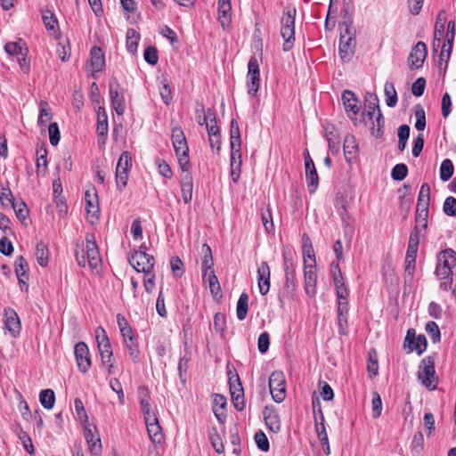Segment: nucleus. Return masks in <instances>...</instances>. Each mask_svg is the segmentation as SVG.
<instances>
[{
	"label": "nucleus",
	"instance_id": "f257e3e1",
	"mask_svg": "<svg viewBox=\"0 0 456 456\" xmlns=\"http://www.w3.org/2000/svg\"><path fill=\"white\" fill-rule=\"evenodd\" d=\"M75 256L78 265L85 267L86 265L92 270L97 269L102 264L99 248L95 241L94 234L86 233V247L84 241H76Z\"/></svg>",
	"mask_w": 456,
	"mask_h": 456
},
{
	"label": "nucleus",
	"instance_id": "f03ea898",
	"mask_svg": "<svg viewBox=\"0 0 456 456\" xmlns=\"http://www.w3.org/2000/svg\"><path fill=\"white\" fill-rule=\"evenodd\" d=\"M172 142L182 172H187L190 167L189 147L184 133L180 126L173 128Z\"/></svg>",
	"mask_w": 456,
	"mask_h": 456
},
{
	"label": "nucleus",
	"instance_id": "7ed1b4c3",
	"mask_svg": "<svg viewBox=\"0 0 456 456\" xmlns=\"http://www.w3.org/2000/svg\"><path fill=\"white\" fill-rule=\"evenodd\" d=\"M304 255L305 292L309 297H314L316 294L317 274L315 272V258L312 247L307 250L304 248Z\"/></svg>",
	"mask_w": 456,
	"mask_h": 456
},
{
	"label": "nucleus",
	"instance_id": "20e7f679",
	"mask_svg": "<svg viewBox=\"0 0 456 456\" xmlns=\"http://www.w3.org/2000/svg\"><path fill=\"white\" fill-rule=\"evenodd\" d=\"M295 8H287L284 10L281 19V35L284 39L283 50L289 51L295 42Z\"/></svg>",
	"mask_w": 456,
	"mask_h": 456
},
{
	"label": "nucleus",
	"instance_id": "39448f33",
	"mask_svg": "<svg viewBox=\"0 0 456 456\" xmlns=\"http://www.w3.org/2000/svg\"><path fill=\"white\" fill-rule=\"evenodd\" d=\"M418 379L421 384L430 390L436 388L438 377L435 370V360L431 356L424 357L419 366Z\"/></svg>",
	"mask_w": 456,
	"mask_h": 456
},
{
	"label": "nucleus",
	"instance_id": "423d86ee",
	"mask_svg": "<svg viewBox=\"0 0 456 456\" xmlns=\"http://www.w3.org/2000/svg\"><path fill=\"white\" fill-rule=\"evenodd\" d=\"M95 340L97 343V347L101 355L102 365L105 366L108 371L111 372L112 368V348L110 342L107 337L105 330L99 326L95 330Z\"/></svg>",
	"mask_w": 456,
	"mask_h": 456
},
{
	"label": "nucleus",
	"instance_id": "0eeeda50",
	"mask_svg": "<svg viewBox=\"0 0 456 456\" xmlns=\"http://www.w3.org/2000/svg\"><path fill=\"white\" fill-rule=\"evenodd\" d=\"M356 45L355 34L348 25L341 29L339 37L338 54L343 61H349L354 54Z\"/></svg>",
	"mask_w": 456,
	"mask_h": 456
},
{
	"label": "nucleus",
	"instance_id": "6e6552de",
	"mask_svg": "<svg viewBox=\"0 0 456 456\" xmlns=\"http://www.w3.org/2000/svg\"><path fill=\"white\" fill-rule=\"evenodd\" d=\"M129 264L137 273H144L145 275H150L153 272L155 260L152 256L145 251L138 250L129 257Z\"/></svg>",
	"mask_w": 456,
	"mask_h": 456
},
{
	"label": "nucleus",
	"instance_id": "1a4fd4ad",
	"mask_svg": "<svg viewBox=\"0 0 456 456\" xmlns=\"http://www.w3.org/2000/svg\"><path fill=\"white\" fill-rule=\"evenodd\" d=\"M132 167V158L128 151H123L118 160L116 167V183L119 191H122L127 183L128 173Z\"/></svg>",
	"mask_w": 456,
	"mask_h": 456
},
{
	"label": "nucleus",
	"instance_id": "9d476101",
	"mask_svg": "<svg viewBox=\"0 0 456 456\" xmlns=\"http://www.w3.org/2000/svg\"><path fill=\"white\" fill-rule=\"evenodd\" d=\"M111 106L118 116H122L126 110V102L123 89L116 78H112L109 84Z\"/></svg>",
	"mask_w": 456,
	"mask_h": 456
},
{
	"label": "nucleus",
	"instance_id": "9b49d317",
	"mask_svg": "<svg viewBox=\"0 0 456 456\" xmlns=\"http://www.w3.org/2000/svg\"><path fill=\"white\" fill-rule=\"evenodd\" d=\"M269 389L273 399L281 403L286 396L285 378L281 371H273L269 378Z\"/></svg>",
	"mask_w": 456,
	"mask_h": 456
},
{
	"label": "nucleus",
	"instance_id": "f8f14e48",
	"mask_svg": "<svg viewBox=\"0 0 456 456\" xmlns=\"http://www.w3.org/2000/svg\"><path fill=\"white\" fill-rule=\"evenodd\" d=\"M260 86V69L258 61L256 57H251L248 63L247 87L248 94L255 96Z\"/></svg>",
	"mask_w": 456,
	"mask_h": 456
},
{
	"label": "nucleus",
	"instance_id": "ddd939ff",
	"mask_svg": "<svg viewBox=\"0 0 456 456\" xmlns=\"http://www.w3.org/2000/svg\"><path fill=\"white\" fill-rule=\"evenodd\" d=\"M428 50L427 45L424 42H418L411 49L408 59L407 63L409 68L413 69H418L423 66V63L427 58Z\"/></svg>",
	"mask_w": 456,
	"mask_h": 456
},
{
	"label": "nucleus",
	"instance_id": "4468645a",
	"mask_svg": "<svg viewBox=\"0 0 456 456\" xmlns=\"http://www.w3.org/2000/svg\"><path fill=\"white\" fill-rule=\"evenodd\" d=\"M403 346H408L409 352L415 350L416 353L420 355L427 348V339L424 335L420 334L416 336L415 330L409 329L404 338Z\"/></svg>",
	"mask_w": 456,
	"mask_h": 456
},
{
	"label": "nucleus",
	"instance_id": "2eb2a0df",
	"mask_svg": "<svg viewBox=\"0 0 456 456\" xmlns=\"http://www.w3.org/2000/svg\"><path fill=\"white\" fill-rule=\"evenodd\" d=\"M74 354L79 370L86 373L92 364L87 345L84 342L77 343L74 348Z\"/></svg>",
	"mask_w": 456,
	"mask_h": 456
},
{
	"label": "nucleus",
	"instance_id": "dca6fc26",
	"mask_svg": "<svg viewBox=\"0 0 456 456\" xmlns=\"http://www.w3.org/2000/svg\"><path fill=\"white\" fill-rule=\"evenodd\" d=\"M342 102L347 117L352 120H356V116L360 111L359 100L354 92L345 90L342 94Z\"/></svg>",
	"mask_w": 456,
	"mask_h": 456
},
{
	"label": "nucleus",
	"instance_id": "f3484780",
	"mask_svg": "<svg viewBox=\"0 0 456 456\" xmlns=\"http://www.w3.org/2000/svg\"><path fill=\"white\" fill-rule=\"evenodd\" d=\"M4 322L6 330L12 337L20 334L21 325L17 313L11 307H7L4 311Z\"/></svg>",
	"mask_w": 456,
	"mask_h": 456
},
{
	"label": "nucleus",
	"instance_id": "a211bd4d",
	"mask_svg": "<svg viewBox=\"0 0 456 456\" xmlns=\"http://www.w3.org/2000/svg\"><path fill=\"white\" fill-rule=\"evenodd\" d=\"M271 271L267 262H262L257 268L259 292L266 295L270 289Z\"/></svg>",
	"mask_w": 456,
	"mask_h": 456
},
{
	"label": "nucleus",
	"instance_id": "6ab92c4d",
	"mask_svg": "<svg viewBox=\"0 0 456 456\" xmlns=\"http://www.w3.org/2000/svg\"><path fill=\"white\" fill-rule=\"evenodd\" d=\"M284 271L286 276V286L288 289L292 291L296 290L297 288V276H296V268L291 256L284 254Z\"/></svg>",
	"mask_w": 456,
	"mask_h": 456
},
{
	"label": "nucleus",
	"instance_id": "aec40b11",
	"mask_svg": "<svg viewBox=\"0 0 456 456\" xmlns=\"http://www.w3.org/2000/svg\"><path fill=\"white\" fill-rule=\"evenodd\" d=\"M183 174L181 175L180 179V186L182 198L185 204H189L192 199V190H193V181L192 175L189 173V169L187 172H183Z\"/></svg>",
	"mask_w": 456,
	"mask_h": 456
},
{
	"label": "nucleus",
	"instance_id": "412c9836",
	"mask_svg": "<svg viewBox=\"0 0 456 456\" xmlns=\"http://www.w3.org/2000/svg\"><path fill=\"white\" fill-rule=\"evenodd\" d=\"M86 209L87 215L92 217L98 218L99 216V202L98 196L94 188L92 191L87 190L85 193Z\"/></svg>",
	"mask_w": 456,
	"mask_h": 456
},
{
	"label": "nucleus",
	"instance_id": "4be33fe9",
	"mask_svg": "<svg viewBox=\"0 0 456 456\" xmlns=\"http://www.w3.org/2000/svg\"><path fill=\"white\" fill-rule=\"evenodd\" d=\"M306 183L309 193H314L319 184L318 174L313 162L305 163Z\"/></svg>",
	"mask_w": 456,
	"mask_h": 456
},
{
	"label": "nucleus",
	"instance_id": "5701e85b",
	"mask_svg": "<svg viewBox=\"0 0 456 456\" xmlns=\"http://www.w3.org/2000/svg\"><path fill=\"white\" fill-rule=\"evenodd\" d=\"M264 419L266 426L272 432L278 433L281 430V419L275 409L265 407Z\"/></svg>",
	"mask_w": 456,
	"mask_h": 456
},
{
	"label": "nucleus",
	"instance_id": "b1692460",
	"mask_svg": "<svg viewBox=\"0 0 456 456\" xmlns=\"http://www.w3.org/2000/svg\"><path fill=\"white\" fill-rule=\"evenodd\" d=\"M109 131L108 116L103 107H99L97 111V126L96 132L99 137L102 138V143H105V140Z\"/></svg>",
	"mask_w": 456,
	"mask_h": 456
},
{
	"label": "nucleus",
	"instance_id": "393cba45",
	"mask_svg": "<svg viewBox=\"0 0 456 456\" xmlns=\"http://www.w3.org/2000/svg\"><path fill=\"white\" fill-rule=\"evenodd\" d=\"M227 405L226 398L219 394H216L213 399V412L220 423H224L226 419L225 407Z\"/></svg>",
	"mask_w": 456,
	"mask_h": 456
},
{
	"label": "nucleus",
	"instance_id": "a878e982",
	"mask_svg": "<svg viewBox=\"0 0 456 456\" xmlns=\"http://www.w3.org/2000/svg\"><path fill=\"white\" fill-rule=\"evenodd\" d=\"M84 435L91 452L94 455H100L102 444L99 435L90 428L85 429Z\"/></svg>",
	"mask_w": 456,
	"mask_h": 456
},
{
	"label": "nucleus",
	"instance_id": "bb28decb",
	"mask_svg": "<svg viewBox=\"0 0 456 456\" xmlns=\"http://www.w3.org/2000/svg\"><path fill=\"white\" fill-rule=\"evenodd\" d=\"M202 279L204 283L208 285L214 297H222L221 286L214 271L202 273Z\"/></svg>",
	"mask_w": 456,
	"mask_h": 456
},
{
	"label": "nucleus",
	"instance_id": "cd10ccee",
	"mask_svg": "<svg viewBox=\"0 0 456 456\" xmlns=\"http://www.w3.org/2000/svg\"><path fill=\"white\" fill-rule=\"evenodd\" d=\"M230 147L233 152H239L241 150V139L240 126L236 119L231 120L230 126Z\"/></svg>",
	"mask_w": 456,
	"mask_h": 456
},
{
	"label": "nucleus",
	"instance_id": "c85d7f7f",
	"mask_svg": "<svg viewBox=\"0 0 456 456\" xmlns=\"http://www.w3.org/2000/svg\"><path fill=\"white\" fill-rule=\"evenodd\" d=\"M437 265L452 270L456 265V252L452 248L442 250L437 256Z\"/></svg>",
	"mask_w": 456,
	"mask_h": 456
},
{
	"label": "nucleus",
	"instance_id": "c756f323",
	"mask_svg": "<svg viewBox=\"0 0 456 456\" xmlns=\"http://www.w3.org/2000/svg\"><path fill=\"white\" fill-rule=\"evenodd\" d=\"M344 155L346 162L350 163L356 157L358 146L353 134H347L344 139Z\"/></svg>",
	"mask_w": 456,
	"mask_h": 456
},
{
	"label": "nucleus",
	"instance_id": "7c9ffc66",
	"mask_svg": "<svg viewBox=\"0 0 456 456\" xmlns=\"http://www.w3.org/2000/svg\"><path fill=\"white\" fill-rule=\"evenodd\" d=\"M90 63L94 72L102 71L105 66L104 54L100 47L94 46L90 53Z\"/></svg>",
	"mask_w": 456,
	"mask_h": 456
},
{
	"label": "nucleus",
	"instance_id": "2f4dec72",
	"mask_svg": "<svg viewBox=\"0 0 456 456\" xmlns=\"http://www.w3.org/2000/svg\"><path fill=\"white\" fill-rule=\"evenodd\" d=\"M235 381L237 382V391H230L231 392V397L234 405V408L241 411L245 408V402H244V391L243 387L241 386L239 375L237 373L234 374Z\"/></svg>",
	"mask_w": 456,
	"mask_h": 456
},
{
	"label": "nucleus",
	"instance_id": "473e14b6",
	"mask_svg": "<svg viewBox=\"0 0 456 456\" xmlns=\"http://www.w3.org/2000/svg\"><path fill=\"white\" fill-rule=\"evenodd\" d=\"M36 154L37 174L45 175L47 170V149L45 142L37 146Z\"/></svg>",
	"mask_w": 456,
	"mask_h": 456
},
{
	"label": "nucleus",
	"instance_id": "72a5a7b5",
	"mask_svg": "<svg viewBox=\"0 0 456 456\" xmlns=\"http://www.w3.org/2000/svg\"><path fill=\"white\" fill-rule=\"evenodd\" d=\"M430 187L424 183L419 190L416 210L419 212L428 211L429 207Z\"/></svg>",
	"mask_w": 456,
	"mask_h": 456
},
{
	"label": "nucleus",
	"instance_id": "f704fd0d",
	"mask_svg": "<svg viewBox=\"0 0 456 456\" xmlns=\"http://www.w3.org/2000/svg\"><path fill=\"white\" fill-rule=\"evenodd\" d=\"M455 28H456L455 21L452 20H449V22L447 24V32L445 35V42L444 44V45H446V48H447L445 68L447 67V64H448V61H449V59L451 56L452 49V45H453V41H454V37H455Z\"/></svg>",
	"mask_w": 456,
	"mask_h": 456
},
{
	"label": "nucleus",
	"instance_id": "c9c22d12",
	"mask_svg": "<svg viewBox=\"0 0 456 456\" xmlns=\"http://www.w3.org/2000/svg\"><path fill=\"white\" fill-rule=\"evenodd\" d=\"M230 159L231 175L232 177V181L236 183L240 178V174L241 151L239 152H233L232 150H231Z\"/></svg>",
	"mask_w": 456,
	"mask_h": 456
},
{
	"label": "nucleus",
	"instance_id": "e433bc0d",
	"mask_svg": "<svg viewBox=\"0 0 456 456\" xmlns=\"http://www.w3.org/2000/svg\"><path fill=\"white\" fill-rule=\"evenodd\" d=\"M202 253V273L214 271V259L211 248L208 244H203L201 248Z\"/></svg>",
	"mask_w": 456,
	"mask_h": 456
},
{
	"label": "nucleus",
	"instance_id": "4c0bfd02",
	"mask_svg": "<svg viewBox=\"0 0 456 456\" xmlns=\"http://www.w3.org/2000/svg\"><path fill=\"white\" fill-rule=\"evenodd\" d=\"M248 310V295L245 292L241 293L236 307V315L240 321H243L247 317Z\"/></svg>",
	"mask_w": 456,
	"mask_h": 456
},
{
	"label": "nucleus",
	"instance_id": "58836bf2",
	"mask_svg": "<svg viewBox=\"0 0 456 456\" xmlns=\"http://www.w3.org/2000/svg\"><path fill=\"white\" fill-rule=\"evenodd\" d=\"M147 431L151 441L154 444L159 445L162 444L164 436L159 423L150 424L147 428Z\"/></svg>",
	"mask_w": 456,
	"mask_h": 456
},
{
	"label": "nucleus",
	"instance_id": "ea45409f",
	"mask_svg": "<svg viewBox=\"0 0 456 456\" xmlns=\"http://www.w3.org/2000/svg\"><path fill=\"white\" fill-rule=\"evenodd\" d=\"M49 251L45 243L39 241L36 246V256L38 265L42 267H45L48 265Z\"/></svg>",
	"mask_w": 456,
	"mask_h": 456
},
{
	"label": "nucleus",
	"instance_id": "a19ab883",
	"mask_svg": "<svg viewBox=\"0 0 456 456\" xmlns=\"http://www.w3.org/2000/svg\"><path fill=\"white\" fill-rule=\"evenodd\" d=\"M0 202L4 208H8L13 205L15 199L12 191L9 188V183L6 182L5 185H1L0 188Z\"/></svg>",
	"mask_w": 456,
	"mask_h": 456
},
{
	"label": "nucleus",
	"instance_id": "79ce46f5",
	"mask_svg": "<svg viewBox=\"0 0 456 456\" xmlns=\"http://www.w3.org/2000/svg\"><path fill=\"white\" fill-rule=\"evenodd\" d=\"M386 95V103L388 107L393 108L397 104V93L392 82L387 81L384 86Z\"/></svg>",
	"mask_w": 456,
	"mask_h": 456
},
{
	"label": "nucleus",
	"instance_id": "37998d69",
	"mask_svg": "<svg viewBox=\"0 0 456 456\" xmlns=\"http://www.w3.org/2000/svg\"><path fill=\"white\" fill-rule=\"evenodd\" d=\"M52 119V111L48 103L45 101H41L39 103V117L38 126L41 127L45 126L48 121Z\"/></svg>",
	"mask_w": 456,
	"mask_h": 456
},
{
	"label": "nucleus",
	"instance_id": "c03bdc74",
	"mask_svg": "<svg viewBox=\"0 0 456 456\" xmlns=\"http://www.w3.org/2000/svg\"><path fill=\"white\" fill-rule=\"evenodd\" d=\"M140 35L134 28H128L126 31V48L131 53L137 51Z\"/></svg>",
	"mask_w": 456,
	"mask_h": 456
},
{
	"label": "nucleus",
	"instance_id": "a18cd8bd",
	"mask_svg": "<svg viewBox=\"0 0 456 456\" xmlns=\"http://www.w3.org/2000/svg\"><path fill=\"white\" fill-rule=\"evenodd\" d=\"M379 99L376 95L370 94L369 99H366V115L370 120H373L376 114L379 112Z\"/></svg>",
	"mask_w": 456,
	"mask_h": 456
},
{
	"label": "nucleus",
	"instance_id": "49530a36",
	"mask_svg": "<svg viewBox=\"0 0 456 456\" xmlns=\"http://www.w3.org/2000/svg\"><path fill=\"white\" fill-rule=\"evenodd\" d=\"M39 401L44 408L52 409L55 402L54 392L52 389L42 390L39 395Z\"/></svg>",
	"mask_w": 456,
	"mask_h": 456
},
{
	"label": "nucleus",
	"instance_id": "de8ad7c7",
	"mask_svg": "<svg viewBox=\"0 0 456 456\" xmlns=\"http://www.w3.org/2000/svg\"><path fill=\"white\" fill-rule=\"evenodd\" d=\"M138 397L142 411L151 410L150 404V391L145 386H141L138 388Z\"/></svg>",
	"mask_w": 456,
	"mask_h": 456
},
{
	"label": "nucleus",
	"instance_id": "09e8293b",
	"mask_svg": "<svg viewBox=\"0 0 456 456\" xmlns=\"http://www.w3.org/2000/svg\"><path fill=\"white\" fill-rule=\"evenodd\" d=\"M454 167L451 159L443 160L440 166V179L444 182L448 181L453 175Z\"/></svg>",
	"mask_w": 456,
	"mask_h": 456
},
{
	"label": "nucleus",
	"instance_id": "8fccbe9b",
	"mask_svg": "<svg viewBox=\"0 0 456 456\" xmlns=\"http://www.w3.org/2000/svg\"><path fill=\"white\" fill-rule=\"evenodd\" d=\"M374 118H376V124L373 120H370L372 123V126L370 127L371 134L375 137L379 138L383 134L382 129H383L384 124H385V120H384V118H383V115H382L380 110H379V112L377 113V115Z\"/></svg>",
	"mask_w": 456,
	"mask_h": 456
},
{
	"label": "nucleus",
	"instance_id": "3c124183",
	"mask_svg": "<svg viewBox=\"0 0 456 456\" xmlns=\"http://www.w3.org/2000/svg\"><path fill=\"white\" fill-rule=\"evenodd\" d=\"M332 129H334V128L332 127ZM326 138H327V141H328L330 151L333 154H337L338 152V151H339L340 141H339V138H338L336 131H333V130L328 131V130H326Z\"/></svg>",
	"mask_w": 456,
	"mask_h": 456
},
{
	"label": "nucleus",
	"instance_id": "603ef678",
	"mask_svg": "<svg viewBox=\"0 0 456 456\" xmlns=\"http://www.w3.org/2000/svg\"><path fill=\"white\" fill-rule=\"evenodd\" d=\"M24 45L25 43L21 40L19 42H8L4 45V50L10 55H25V53H23Z\"/></svg>",
	"mask_w": 456,
	"mask_h": 456
},
{
	"label": "nucleus",
	"instance_id": "864d4df0",
	"mask_svg": "<svg viewBox=\"0 0 456 456\" xmlns=\"http://www.w3.org/2000/svg\"><path fill=\"white\" fill-rule=\"evenodd\" d=\"M337 297L345 298V297H348V289L345 284L343 275L339 277L332 278Z\"/></svg>",
	"mask_w": 456,
	"mask_h": 456
},
{
	"label": "nucleus",
	"instance_id": "5fc2aeb1",
	"mask_svg": "<svg viewBox=\"0 0 456 456\" xmlns=\"http://www.w3.org/2000/svg\"><path fill=\"white\" fill-rule=\"evenodd\" d=\"M42 20L47 30H54L58 25L55 15L50 10L43 12Z\"/></svg>",
	"mask_w": 456,
	"mask_h": 456
},
{
	"label": "nucleus",
	"instance_id": "6e6d98bb",
	"mask_svg": "<svg viewBox=\"0 0 456 456\" xmlns=\"http://www.w3.org/2000/svg\"><path fill=\"white\" fill-rule=\"evenodd\" d=\"M126 349L128 350L129 355L133 359L134 362H137L139 359V349L136 338L134 337L131 338V340L127 338V341H123Z\"/></svg>",
	"mask_w": 456,
	"mask_h": 456
},
{
	"label": "nucleus",
	"instance_id": "4d7b16f0",
	"mask_svg": "<svg viewBox=\"0 0 456 456\" xmlns=\"http://www.w3.org/2000/svg\"><path fill=\"white\" fill-rule=\"evenodd\" d=\"M408 174V167L405 164H396L391 172V177L395 181H403Z\"/></svg>",
	"mask_w": 456,
	"mask_h": 456
},
{
	"label": "nucleus",
	"instance_id": "13d9d810",
	"mask_svg": "<svg viewBox=\"0 0 456 456\" xmlns=\"http://www.w3.org/2000/svg\"><path fill=\"white\" fill-rule=\"evenodd\" d=\"M371 406L372 417L374 419L379 418L382 412V401L379 394L376 391L372 393Z\"/></svg>",
	"mask_w": 456,
	"mask_h": 456
},
{
	"label": "nucleus",
	"instance_id": "bf43d9fd",
	"mask_svg": "<svg viewBox=\"0 0 456 456\" xmlns=\"http://www.w3.org/2000/svg\"><path fill=\"white\" fill-rule=\"evenodd\" d=\"M231 5L218 6L219 19L223 28L231 23Z\"/></svg>",
	"mask_w": 456,
	"mask_h": 456
},
{
	"label": "nucleus",
	"instance_id": "052dcab7",
	"mask_svg": "<svg viewBox=\"0 0 456 456\" xmlns=\"http://www.w3.org/2000/svg\"><path fill=\"white\" fill-rule=\"evenodd\" d=\"M257 447L263 452H268L270 448L269 441L263 431H257L254 436Z\"/></svg>",
	"mask_w": 456,
	"mask_h": 456
},
{
	"label": "nucleus",
	"instance_id": "680f3d73",
	"mask_svg": "<svg viewBox=\"0 0 456 456\" xmlns=\"http://www.w3.org/2000/svg\"><path fill=\"white\" fill-rule=\"evenodd\" d=\"M18 436L20 439L23 447L27 451V452L30 455H33L35 452L34 445L28 434L23 430H20L18 434Z\"/></svg>",
	"mask_w": 456,
	"mask_h": 456
},
{
	"label": "nucleus",
	"instance_id": "e2e57ef3",
	"mask_svg": "<svg viewBox=\"0 0 456 456\" xmlns=\"http://www.w3.org/2000/svg\"><path fill=\"white\" fill-rule=\"evenodd\" d=\"M415 128L419 131H423L426 127V116L425 111L422 107L416 106L415 110Z\"/></svg>",
	"mask_w": 456,
	"mask_h": 456
},
{
	"label": "nucleus",
	"instance_id": "0e129e2a",
	"mask_svg": "<svg viewBox=\"0 0 456 456\" xmlns=\"http://www.w3.org/2000/svg\"><path fill=\"white\" fill-rule=\"evenodd\" d=\"M48 132L50 143L53 146L57 145L61 139L58 124L56 122L51 123L48 126Z\"/></svg>",
	"mask_w": 456,
	"mask_h": 456
},
{
	"label": "nucleus",
	"instance_id": "69168bd1",
	"mask_svg": "<svg viewBox=\"0 0 456 456\" xmlns=\"http://www.w3.org/2000/svg\"><path fill=\"white\" fill-rule=\"evenodd\" d=\"M11 207L13 208L18 219L24 221L27 218L28 209L23 201H20V203L14 202Z\"/></svg>",
	"mask_w": 456,
	"mask_h": 456
},
{
	"label": "nucleus",
	"instance_id": "338daca9",
	"mask_svg": "<svg viewBox=\"0 0 456 456\" xmlns=\"http://www.w3.org/2000/svg\"><path fill=\"white\" fill-rule=\"evenodd\" d=\"M143 57L146 62L151 65L157 64L159 61L158 51L154 46H149L144 50Z\"/></svg>",
	"mask_w": 456,
	"mask_h": 456
},
{
	"label": "nucleus",
	"instance_id": "774afa93",
	"mask_svg": "<svg viewBox=\"0 0 456 456\" xmlns=\"http://www.w3.org/2000/svg\"><path fill=\"white\" fill-rule=\"evenodd\" d=\"M443 208L447 216H456V199L452 196L446 198Z\"/></svg>",
	"mask_w": 456,
	"mask_h": 456
}]
</instances>
